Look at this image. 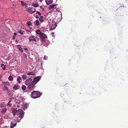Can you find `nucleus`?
<instances>
[{
	"label": "nucleus",
	"instance_id": "39",
	"mask_svg": "<svg viewBox=\"0 0 128 128\" xmlns=\"http://www.w3.org/2000/svg\"><path fill=\"white\" fill-rule=\"evenodd\" d=\"M36 13L37 14H38L39 15H40V12L38 11H37L36 12Z\"/></svg>",
	"mask_w": 128,
	"mask_h": 128
},
{
	"label": "nucleus",
	"instance_id": "33",
	"mask_svg": "<svg viewBox=\"0 0 128 128\" xmlns=\"http://www.w3.org/2000/svg\"><path fill=\"white\" fill-rule=\"evenodd\" d=\"M45 7L44 6H40V8H42V10H44Z\"/></svg>",
	"mask_w": 128,
	"mask_h": 128
},
{
	"label": "nucleus",
	"instance_id": "1",
	"mask_svg": "<svg viewBox=\"0 0 128 128\" xmlns=\"http://www.w3.org/2000/svg\"><path fill=\"white\" fill-rule=\"evenodd\" d=\"M40 96V92L37 91H34L31 93V97L32 98H36Z\"/></svg>",
	"mask_w": 128,
	"mask_h": 128
},
{
	"label": "nucleus",
	"instance_id": "31",
	"mask_svg": "<svg viewBox=\"0 0 128 128\" xmlns=\"http://www.w3.org/2000/svg\"><path fill=\"white\" fill-rule=\"evenodd\" d=\"M16 126V124L15 123L14 124V126H10V128H13L14 126Z\"/></svg>",
	"mask_w": 128,
	"mask_h": 128
},
{
	"label": "nucleus",
	"instance_id": "50",
	"mask_svg": "<svg viewBox=\"0 0 128 128\" xmlns=\"http://www.w3.org/2000/svg\"><path fill=\"white\" fill-rule=\"evenodd\" d=\"M1 120H0V121H1ZM2 124V123H0V124Z\"/></svg>",
	"mask_w": 128,
	"mask_h": 128
},
{
	"label": "nucleus",
	"instance_id": "5",
	"mask_svg": "<svg viewBox=\"0 0 128 128\" xmlns=\"http://www.w3.org/2000/svg\"><path fill=\"white\" fill-rule=\"evenodd\" d=\"M40 80V76H38L37 77L35 78L32 82L34 84H36Z\"/></svg>",
	"mask_w": 128,
	"mask_h": 128
},
{
	"label": "nucleus",
	"instance_id": "40",
	"mask_svg": "<svg viewBox=\"0 0 128 128\" xmlns=\"http://www.w3.org/2000/svg\"><path fill=\"white\" fill-rule=\"evenodd\" d=\"M4 66H4V64H2L1 65V66L2 67H3V66L4 67Z\"/></svg>",
	"mask_w": 128,
	"mask_h": 128
},
{
	"label": "nucleus",
	"instance_id": "20",
	"mask_svg": "<svg viewBox=\"0 0 128 128\" xmlns=\"http://www.w3.org/2000/svg\"><path fill=\"white\" fill-rule=\"evenodd\" d=\"M44 17H43L42 16H40V22H43L44 21Z\"/></svg>",
	"mask_w": 128,
	"mask_h": 128
},
{
	"label": "nucleus",
	"instance_id": "12",
	"mask_svg": "<svg viewBox=\"0 0 128 128\" xmlns=\"http://www.w3.org/2000/svg\"><path fill=\"white\" fill-rule=\"evenodd\" d=\"M22 106L24 110H25L27 108V105L26 103L23 104L22 105Z\"/></svg>",
	"mask_w": 128,
	"mask_h": 128
},
{
	"label": "nucleus",
	"instance_id": "3",
	"mask_svg": "<svg viewBox=\"0 0 128 128\" xmlns=\"http://www.w3.org/2000/svg\"><path fill=\"white\" fill-rule=\"evenodd\" d=\"M40 42L43 43L45 41V39L46 38L47 36L44 33L40 32Z\"/></svg>",
	"mask_w": 128,
	"mask_h": 128
},
{
	"label": "nucleus",
	"instance_id": "27",
	"mask_svg": "<svg viewBox=\"0 0 128 128\" xmlns=\"http://www.w3.org/2000/svg\"><path fill=\"white\" fill-rule=\"evenodd\" d=\"M22 88L23 90H25L26 88V86L24 85H22Z\"/></svg>",
	"mask_w": 128,
	"mask_h": 128
},
{
	"label": "nucleus",
	"instance_id": "8",
	"mask_svg": "<svg viewBox=\"0 0 128 128\" xmlns=\"http://www.w3.org/2000/svg\"><path fill=\"white\" fill-rule=\"evenodd\" d=\"M57 26V24H56V23L54 24H52L49 27V29L50 30H54L56 28V26Z\"/></svg>",
	"mask_w": 128,
	"mask_h": 128
},
{
	"label": "nucleus",
	"instance_id": "6",
	"mask_svg": "<svg viewBox=\"0 0 128 128\" xmlns=\"http://www.w3.org/2000/svg\"><path fill=\"white\" fill-rule=\"evenodd\" d=\"M32 82V79L31 78H30L26 80L24 84L26 85H28L31 83Z\"/></svg>",
	"mask_w": 128,
	"mask_h": 128
},
{
	"label": "nucleus",
	"instance_id": "11",
	"mask_svg": "<svg viewBox=\"0 0 128 128\" xmlns=\"http://www.w3.org/2000/svg\"><path fill=\"white\" fill-rule=\"evenodd\" d=\"M7 110V108H2L1 110V113L2 114L5 113Z\"/></svg>",
	"mask_w": 128,
	"mask_h": 128
},
{
	"label": "nucleus",
	"instance_id": "9",
	"mask_svg": "<svg viewBox=\"0 0 128 128\" xmlns=\"http://www.w3.org/2000/svg\"><path fill=\"white\" fill-rule=\"evenodd\" d=\"M29 40L30 42L34 41L35 42H36V40L33 36H31L29 38Z\"/></svg>",
	"mask_w": 128,
	"mask_h": 128
},
{
	"label": "nucleus",
	"instance_id": "49",
	"mask_svg": "<svg viewBox=\"0 0 128 128\" xmlns=\"http://www.w3.org/2000/svg\"><path fill=\"white\" fill-rule=\"evenodd\" d=\"M10 93L9 94H8V95L9 96L10 95Z\"/></svg>",
	"mask_w": 128,
	"mask_h": 128
},
{
	"label": "nucleus",
	"instance_id": "38",
	"mask_svg": "<svg viewBox=\"0 0 128 128\" xmlns=\"http://www.w3.org/2000/svg\"><path fill=\"white\" fill-rule=\"evenodd\" d=\"M6 68L5 67V66H4L2 68V69L4 70H6Z\"/></svg>",
	"mask_w": 128,
	"mask_h": 128
},
{
	"label": "nucleus",
	"instance_id": "51",
	"mask_svg": "<svg viewBox=\"0 0 128 128\" xmlns=\"http://www.w3.org/2000/svg\"><path fill=\"white\" fill-rule=\"evenodd\" d=\"M16 2L18 0H15Z\"/></svg>",
	"mask_w": 128,
	"mask_h": 128
},
{
	"label": "nucleus",
	"instance_id": "14",
	"mask_svg": "<svg viewBox=\"0 0 128 128\" xmlns=\"http://www.w3.org/2000/svg\"><path fill=\"white\" fill-rule=\"evenodd\" d=\"M19 86L17 85H14L13 87V89L14 90H17L19 89Z\"/></svg>",
	"mask_w": 128,
	"mask_h": 128
},
{
	"label": "nucleus",
	"instance_id": "32",
	"mask_svg": "<svg viewBox=\"0 0 128 128\" xmlns=\"http://www.w3.org/2000/svg\"><path fill=\"white\" fill-rule=\"evenodd\" d=\"M17 111H18V110L15 109H13V112H15V113H16V112H17Z\"/></svg>",
	"mask_w": 128,
	"mask_h": 128
},
{
	"label": "nucleus",
	"instance_id": "18",
	"mask_svg": "<svg viewBox=\"0 0 128 128\" xmlns=\"http://www.w3.org/2000/svg\"><path fill=\"white\" fill-rule=\"evenodd\" d=\"M22 77L24 80H26V75H22Z\"/></svg>",
	"mask_w": 128,
	"mask_h": 128
},
{
	"label": "nucleus",
	"instance_id": "42",
	"mask_svg": "<svg viewBox=\"0 0 128 128\" xmlns=\"http://www.w3.org/2000/svg\"><path fill=\"white\" fill-rule=\"evenodd\" d=\"M15 38V37L14 36H12V39L13 40H14Z\"/></svg>",
	"mask_w": 128,
	"mask_h": 128
},
{
	"label": "nucleus",
	"instance_id": "36",
	"mask_svg": "<svg viewBox=\"0 0 128 128\" xmlns=\"http://www.w3.org/2000/svg\"><path fill=\"white\" fill-rule=\"evenodd\" d=\"M10 85V83L8 82H7L6 84V86H9Z\"/></svg>",
	"mask_w": 128,
	"mask_h": 128
},
{
	"label": "nucleus",
	"instance_id": "23",
	"mask_svg": "<svg viewBox=\"0 0 128 128\" xmlns=\"http://www.w3.org/2000/svg\"><path fill=\"white\" fill-rule=\"evenodd\" d=\"M8 79L10 81H12L13 79V78L12 76H10L8 77Z\"/></svg>",
	"mask_w": 128,
	"mask_h": 128
},
{
	"label": "nucleus",
	"instance_id": "2",
	"mask_svg": "<svg viewBox=\"0 0 128 128\" xmlns=\"http://www.w3.org/2000/svg\"><path fill=\"white\" fill-rule=\"evenodd\" d=\"M17 113L20 114L19 115V118H20V119L19 120H17V122H19L20 121V120L23 118L24 115V112L22 110L19 109L18 110Z\"/></svg>",
	"mask_w": 128,
	"mask_h": 128
},
{
	"label": "nucleus",
	"instance_id": "25",
	"mask_svg": "<svg viewBox=\"0 0 128 128\" xmlns=\"http://www.w3.org/2000/svg\"><path fill=\"white\" fill-rule=\"evenodd\" d=\"M34 24L38 26L39 25V22L38 20H36L34 22Z\"/></svg>",
	"mask_w": 128,
	"mask_h": 128
},
{
	"label": "nucleus",
	"instance_id": "21",
	"mask_svg": "<svg viewBox=\"0 0 128 128\" xmlns=\"http://www.w3.org/2000/svg\"><path fill=\"white\" fill-rule=\"evenodd\" d=\"M26 24L29 26H30L32 25V24L30 21L27 22H26Z\"/></svg>",
	"mask_w": 128,
	"mask_h": 128
},
{
	"label": "nucleus",
	"instance_id": "54",
	"mask_svg": "<svg viewBox=\"0 0 128 128\" xmlns=\"http://www.w3.org/2000/svg\"><path fill=\"white\" fill-rule=\"evenodd\" d=\"M40 96H41V94H40Z\"/></svg>",
	"mask_w": 128,
	"mask_h": 128
},
{
	"label": "nucleus",
	"instance_id": "24",
	"mask_svg": "<svg viewBox=\"0 0 128 128\" xmlns=\"http://www.w3.org/2000/svg\"><path fill=\"white\" fill-rule=\"evenodd\" d=\"M3 90H8V88L7 87L6 85H4L3 87Z\"/></svg>",
	"mask_w": 128,
	"mask_h": 128
},
{
	"label": "nucleus",
	"instance_id": "44",
	"mask_svg": "<svg viewBox=\"0 0 128 128\" xmlns=\"http://www.w3.org/2000/svg\"><path fill=\"white\" fill-rule=\"evenodd\" d=\"M14 35L15 36H16V32H14Z\"/></svg>",
	"mask_w": 128,
	"mask_h": 128
},
{
	"label": "nucleus",
	"instance_id": "16",
	"mask_svg": "<svg viewBox=\"0 0 128 128\" xmlns=\"http://www.w3.org/2000/svg\"><path fill=\"white\" fill-rule=\"evenodd\" d=\"M56 6V5L55 4L51 5L49 7V9H51L52 8H54V7Z\"/></svg>",
	"mask_w": 128,
	"mask_h": 128
},
{
	"label": "nucleus",
	"instance_id": "41",
	"mask_svg": "<svg viewBox=\"0 0 128 128\" xmlns=\"http://www.w3.org/2000/svg\"><path fill=\"white\" fill-rule=\"evenodd\" d=\"M16 113L14 112H12V114L14 116L15 115H16Z\"/></svg>",
	"mask_w": 128,
	"mask_h": 128
},
{
	"label": "nucleus",
	"instance_id": "26",
	"mask_svg": "<svg viewBox=\"0 0 128 128\" xmlns=\"http://www.w3.org/2000/svg\"><path fill=\"white\" fill-rule=\"evenodd\" d=\"M12 101V100L11 99L10 100L9 102L7 104L9 106H12V104L10 103V102Z\"/></svg>",
	"mask_w": 128,
	"mask_h": 128
},
{
	"label": "nucleus",
	"instance_id": "46",
	"mask_svg": "<svg viewBox=\"0 0 128 128\" xmlns=\"http://www.w3.org/2000/svg\"><path fill=\"white\" fill-rule=\"evenodd\" d=\"M24 50H28V49L27 48H24Z\"/></svg>",
	"mask_w": 128,
	"mask_h": 128
},
{
	"label": "nucleus",
	"instance_id": "17",
	"mask_svg": "<svg viewBox=\"0 0 128 128\" xmlns=\"http://www.w3.org/2000/svg\"><path fill=\"white\" fill-rule=\"evenodd\" d=\"M21 3L22 5L23 6H26L28 4H27L25 3L22 1H21Z\"/></svg>",
	"mask_w": 128,
	"mask_h": 128
},
{
	"label": "nucleus",
	"instance_id": "22",
	"mask_svg": "<svg viewBox=\"0 0 128 128\" xmlns=\"http://www.w3.org/2000/svg\"><path fill=\"white\" fill-rule=\"evenodd\" d=\"M38 4L37 3H33L32 4V6L34 7H38Z\"/></svg>",
	"mask_w": 128,
	"mask_h": 128
},
{
	"label": "nucleus",
	"instance_id": "28",
	"mask_svg": "<svg viewBox=\"0 0 128 128\" xmlns=\"http://www.w3.org/2000/svg\"><path fill=\"white\" fill-rule=\"evenodd\" d=\"M40 30L43 32H45L46 31V29L45 28H43L42 27L40 29Z\"/></svg>",
	"mask_w": 128,
	"mask_h": 128
},
{
	"label": "nucleus",
	"instance_id": "45",
	"mask_svg": "<svg viewBox=\"0 0 128 128\" xmlns=\"http://www.w3.org/2000/svg\"><path fill=\"white\" fill-rule=\"evenodd\" d=\"M2 76L1 75H0V79H1L2 78Z\"/></svg>",
	"mask_w": 128,
	"mask_h": 128
},
{
	"label": "nucleus",
	"instance_id": "47",
	"mask_svg": "<svg viewBox=\"0 0 128 128\" xmlns=\"http://www.w3.org/2000/svg\"><path fill=\"white\" fill-rule=\"evenodd\" d=\"M36 18H38V16H36Z\"/></svg>",
	"mask_w": 128,
	"mask_h": 128
},
{
	"label": "nucleus",
	"instance_id": "19",
	"mask_svg": "<svg viewBox=\"0 0 128 128\" xmlns=\"http://www.w3.org/2000/svg\"><path fill=\"white\" fill-rule=\"evenodd\" d=\"M18 48L22 52H23L22 48L21 47L20 45H18Z\"/></svg>",
	"mask_w": 128,
	"mask_h": 128
},
{
	"label": "nucleus",
	"instance_id": "34",
	"mask_svg": "<svg viewBox=\"0 0 128 128\" xmlns=\"http://www.w3.org/2000/svg\"><path fill=\"white\" fill-rule=\"evenodd\" d=\"M7 82H2V83L3 84H4V85H6L7 83Z\"/></svg>",
	"mask_w": 128,
	"mask_h": 128
},
{
	"label": "nucleus",
	"instance_id": "48",
	"mask_svg": "<svg viewBox=\"0 0 128 128\" xmlns=\"http://www.w3.org/2000/svg\"><path fill=\"white\" fill-rule=\"evenodd\" d=\"M52 35H54V32H52Z\"/></svg>",
	"mask_w": 128,
	"mask_h": 128
},
{
	"label": "nucleus",
	"instance_id": "29",
	"mask_svg": "<svg viewBox=\"0 0 128 128\" xmlns=\"http://www.w3.org/2000/svg\"><path fill=\"white\" fill-rule=\"evenodd\" d=\"M5 105L4 103H2L0 105V107L2 108L5 106Z\"/></svg>",
	"mask_w": 128,
	"mask_h": 128
},
{
	"label": "nucleus",
	"instance_id": "13",
	"mask_svg": "<svg viewBox=\"0 0 128 128\" xmlns=\"http://www.w3.org/2000/svg\"><path fill=\"white\" fill-rule=\"evenodd\" d=\"M21 79L22 78L21 77L19 76L17 77V79L16 80L18 84L20 83L21 82L20 80H21Z\"/></svg>",
	"mask_w": 128,
	"mask_h": 128
},
{
	"label": "nucleus",
	"instance_id": "30",
	"mask_svg": "<svg viewBox=\"0 0 128 128\" xmlns=\"http://www.w3.org/2000/svg\"><path fill=\"white\" fill-rule=\"evenodd\" d=\"M36 33L39 35H40V30H37L36 31Z\"/></svg>",
	"mask_w": 128,
	"mask_h": 128
},
{
	"label": "nucleus",
	"instance_id": "10",
	"mask_svg": "<svg viewBox=\"0 0 128 128\" xmlns=\"http://www.w3.org/2000/svg\"><path fill=\"white\" fill-rule=\"evenodd\" d=\"M46 4L48 5H49L52 3L53 2V0H45Z\"/></svg>",
	"mask_w": 128,
	"mask_h": 128
},
{
	"label": "nucleus",
	"instance_id": "35",
	"mask_svg": "<svg viewBox=\"0 0 128 128\" xmlns=\"http://www.w3.org/2000/svg\"><path fill=\"white\" fill-rule=\"evenodd\" d=\"M19 32L20 33V34L22 35L23 34V32H22L21 31H19Z\"/></svg>",
	"mask_w": 128,
	"mask_h": 128
},
{
	"label": "nucleus",
	"instance_id": "43",
	"mask_svg": "<svg viewBox=\"0 0 128 128\" xmlns=\"http://www.w3.org/2000/svg\"><path fill=\"white\" fill-rule=\"evenodd\" d=\"M10 124H11V126H14V124L13 122H11Z\"/></svg>",
	"mask_w": 128,
	"mask_h": 128
},
{
	"label": "nucleus",
	"instance_id": "7",
	"mask_svg": "<svg viewBox=\"0 0 128 128\" xmlns=\"http://www.w3.org/2000/svg\"><path fill=\"white\" fill-rule=\"evenodd\" d=\"M35 84L32 82L29 84L28 86V88L30 90H33L34 88Z\"/></svg>",
	"mask_w": 128,
	"mask_h": 128
},
{
	"label": "nucleus",
	"instance_id": "4",
	"mask_svg": "<svg viewBox=\"0 0 128 128\" xmlns=\"http://www.w3.org/2000/svg\"><path fill=\"white\" fill-rule=\"evenodd\" d=\"M27 9L28 12L31 14H32L36 11V9L34 8L29 7Z\"/></svg>",
	"mask_w": 128,
	"mask_h": 128
},
{
	"label": "nucleus",
	"instance_id": "53",
	"mask_svg": "<svg viewBox=\"0 0 128 128\" xmlns=\"http://www.w3.org/2000/svg\"><path fill=\"white\" fill-rule=\"evenodd\" d=\"M39 20H40V18L39 19Z\"/></svg>",
	"mask_w": 128,
	"mask_h": 128
},
{
	"label": "nucleus",
	"instance_id": "52",
	"mask_svg": "<svg viewBox=\"0 0 128 128\" xmlns=\"http://www.w3.org/2000/svg\"><path fill=\"white\" fill-rule=\"evenodd\" d=\"M42 0H40V2H42Z\"/></svg>",
	"mask_w": 128,
	"mask_h": 128
},
{
	"label": "nucleus",
	"instance_id": "37",
	"mask_svg": "<svg viewBox=\"0 0 128 128\" xmlns=\"http://www.w3.org/2000/svg\"><path fill=\"white\" fill-rule=\"evenodd\" d=\"M44 58L45 60H47L48 59V57L47 56H44Z\"/></svg>",
	"mask_w": 128,
	"mask_h": 128
},
{
	"label": "nucleus",
	"instance_id": "15",
	"mask_svg": "<svg viewBox=\"0 0 128 128\" xmlns=\"http://www.w3.org/2000/svg\"><path fill=\"white\" fill-rule=\"evenodd\" d=\"M27 74L28 75H32V76H34L35 75V74L34 73L32 72H30L28 73H27Z\"/></svg>",
	"mask_w": 128,
	"mask_h": 128
}]
</instances>
